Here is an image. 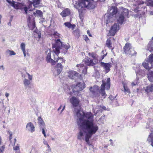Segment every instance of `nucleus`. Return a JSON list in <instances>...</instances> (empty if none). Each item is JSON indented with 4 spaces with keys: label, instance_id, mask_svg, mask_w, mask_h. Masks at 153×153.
<instances>
[{
    "label": "nucleus",
    "instance_id": "obj_55",
    "mask_svg": "<svg viewBox=\"0 0 153 153\" xmlns=\"http://www.w3.org/2000/svg\"><path fill=\"white\" fill-rule=\"evenodd\" d=\"M9 95V94L8 93H6L5 94V96L7 98Z\"/></svg>",
    "mask_w": 153,
    "mask_h": 153
},
{
    "label": "nucleus",
    "instance_id": "obj_4",
    "mask_svg": "<svg viewBox=\"0 0 153 153\" xmlns=\"http://www.w3.org/2000/svg\"><path fill=\"white\" fill-rule=\"evenodd\" d=\"M7 1L8 3L11 6H13L16 9H20L22 10H23L25 11V13L27 14L28 13V11H31V10L29 8H27L25 6L23 5L20 3L16 2L13 1H11L9 0H6Z\"/></svg>",
    "mask_w": 153,
    "mask_h": 153
},
{
    "label": "nucleus",
    "instance_id": "obj_44",
    "mask_svg": "<svg viewBox=\"0 0 153 153\" xmlns=\"http://www.w3.org/2000/svg\"><path fill=\"white\" fill-rule=\"evenodd\" d=\"M90 91L92 92L93 94H94L96 91H95V90H94V89L92 87L91 88H90Z\"/></svg>",
    "mask_w": 153,
    "mask_h": 153
},
{
    "label": "nucleus",
    "instance_id": "obj_60",
    "mask_svg": "<svg viewBox=\"0 0 153 153\" xmlns=\"http://www.w3.org/2000/svg\"><path fill=\"white\" fill-rule=\"evenodd\" d=\"M33 14L34 16H37V14L36 13V12H33Z\"/></svg>",
    "mask_w": 153,
    "mask_h": 153
},
{
    "label": "nucleus",
    "instance_id": "obj_36",
    "mask_svg": "<svg viewBox=\"0 0 153 153\" xmlns=\"http://www.w3.org/2000/svg\"><path fill=\"white\" fill-rule=\"evenodd\" d=\"M111 40L109 39H108L107 40L106 42V45L108 47V48H111Z\"/></svg>",
    "mask_w": 153,
    "mask_h": 153
},
{
    "label": "nucleus",
    "instance_id": "obj_35",
    "mask_svg": "<svg viewBox=\"0 0 153 153\" xmlns=\"http://www.w3.org/2000/svg\"><path fill=\"white\" fill-rule=\"evenodd\" d=\"M13 149L16 151L15 153H20L19 148V146H14L13 147Z\"/></svg>",
    "mask_w": 153,
    "mask_h": 153
},
{
    "label": "nucleus",
    "instance_id": "obj_16",
    "mask_svg": "<svg viewBox=\"0 0 153 153\" xmlns=\"http://www.w3.org/2000/svg\"><path fill=\"white\" fill-rule=\"evenodd\" d=\"M70 102L73 105L76 107L78 105L79 101L78 99L75 97H72L70 100Z\"/></svg>",
    "mask_w": 153,
    "mask_h": 153
},
{
    "label": "nucleus",
    "instance_id": "obj_43",
    "mask_svg": "<svg viewBox=\"0 0 153 153\" xmlns=\"http://www.w3.org/2000/svg\"><path fill=\"white\" fill-rule=\"evenodd\" d=\"M5 148L4 146H2L0 147V152L3 153V152L4 149Z\"/></svg>",
    "mask_w": 153,
    "mask_h": 153
},
{
    "label": "nucleus",
    "instance_id": "obj_42",
    "mask_svg": "<svg viewBox=\"0 0 153 153\" xmlns=\"http://www.w3.org/2000/svg\"><path fill=\"white\" fill-rule=\"evenodd\" d=\"M26 74L28 76V78L30 80H31L32 79V76L30 75L29 74L27 73H26Z\"/></svg>",
    "mask_w": 153,
    "mask_h": 153
},
{
    "label": "nucleus",
    "instance_id": "obj_12",
    "mask_svg": "<svg viewBox=\"0 0 153 153\" xmlns=\"http://www.w3.org/2000/svg\"><path fill=\"white\" fill-rule=\"evenodd\" d=\"M100 64L101 66L105 69L106 73H108L110 71V68L111 65V63H105L101 62Z\"/></svg>",
    "mask_w": 153,
    "mask_h": 153
},
{
    "label": "nucleus",
    "instance_id": "obj_59",
    "mask_svg": "<svg viewBox=\"0 0 153 153\" xmlns=\"http://www.w3.org/2000/svg\"><path fill=\"white\" fill-rule=\"evenodd\" d=\"M65 105L64 106V107H63L62 110H61V113H62V111L64 110V109H65Z\"/></svg>",
    "mask_w": 153,
    "mask_h": 153
},
{
    "label": "nucleus",
    "instance_id": "obj_39",
    "mask_svg": "<svg viewBox=\"0 0 153 153\" xmlns=\"http://www.w3.org/2000/svg\"><path fill=\"white\" fill-rule=\"evenodd\" d=\"M123 87L124 89V91L126 92V93H130L129 90L127 87L125 86L124 85L123 86Z\"/></svg>",
    "mask_w": 153,
    "mask_h": 153
},
{
    "label": "nucleus",
    "instance_id": "obj_14",
    "mask_svg": "<svg viewBox=\"0 0 153 153\" xmlns=\"http://www.w3.org/2000/svg\"><path fill=\"white\" fill-rule=\"evenodd\" d=\"M132 48V47L130 44L126 43L124 47V51L126 54H128Z\"/></svg>",
    "mask_w": 153,
    "mask_h": 153
},
{
    "label": "nucleus",
    "instance_id": "obj_30",
    "mask_svg": "<svg viewBox=\"0 0 153 153\" xmlns=\"http://www.w3.org/2000/svg\"><path fill=\"white\" fill-rule=\"evenodd\" d=\"M23 82L24 85L25 86H28L30 83V80H29L26 79H25L24 80Z\"/></svg>",
    "mask_w": 153,
    "mask_h": 153
},
{
    "label": "nucleus",
    "instance_id": "obj_49",
    "mask_svg": "<svg viewBox=\"0 0 153 153\" xmlns=\"http://www.w3.org/2000/svg\"><path fill=\"white\" fill-rule=\"evenodd\" d=\"M107 54V53H106L105 54H104V55H103V56H101V58L100 59V60H102V59H103L104 58L105 56Z\"/></svg>",
    "mask_w": 153,
    "mask_h": 153
},
{
    "label": "nucleus",
    "instance_id": "obj_41",
    "mask_svg": "<svg viewBox=\"0 0 153 153\" xmlns=\"http://www.w3.org/2000/svg\"><path fill=\"white\" fill-rule=\"evenodd\" d=\"M143 1H139L137 2V4L139 6L138 7L139 8L140 7H142L140 6L142 5V4H143Z\"/></svg>",
    "mask_w": 153,
    "mask_h": 153
},
{
    "label": "nucleus",
    "instance_id": "obj_48",
    "mask_svg": "<svg viewBox=\"0 0 153 153\" xmlns=\"http://www.w3.org/2000/svg\"><path fill=\"white\" fill-rule=\"evenodd\" d=\"M46 145L48 147V150H47V151L48 152H51V148L50 147V146H49V144H48V143Z\"/></svg>",
    "mask_w": 153,
    "mask_h": 153
},
{
    "label": "nucleus",
    "instance_id": "obj_26",
    "mask_svg": "<svg viewBox=\"0 0 153 153\" xmlns=\"http://www.w3.org/2000/svg\"><path fill=\"white\" fill-rule=\"evenodd\" d=\"M148 62L150 63L152 66H153V54H151L149 56L147 61Z\"/></svg>",
    "mask_w": 153,
    "mask_h": 153
},
{
    "label": "nucleus",
    "instance_id": "obj_37",
    "mask_svg": "<svg viewBox=\"0 0 153 153\" xmlns=\"http://www.w3.org/2000/svg\"><path fill=\"white\" fill-rule=\"evenodd\" d=\"M25 45L24 43H21L20 45V47L22 51H25Z\"/></svg>",
    "mask_w": 153,
    "mask_h": 153
},
{
    "label": "nucleus",
    "instance_id": "obj_2",
    "mask_svg": "<svg viewBox=\"0 0 153 153\" xmlns=\"http://www.w3.org/2000/svg\"><path fill=\"white\" fill-rule=\"evenodd\" d=\"M70 47L68 44H64L60 41L59 39H57L55 44L52 45V48L53 51L54 53L53 54L52 58L51 57V51L50 49L47 51V53H48L46 56V60L48 62L51 63L52 65H54L56 62L60 60H62V58L59 57L58 54L60 53V50H67Z\"/></svg>",
    "mask_w": 153,
    "mask_h": 153
},
{
    "label": "nucleus",
    "instance_id": "obj_7",
    "mask_svg": "<svg viewBox=\"0 0 153 153\" xmlns=\"http://www.w3.org/2000/svg\"><path fill=\"white\" fill-rule=\"evenodd\" d=\"M85 87V83L83 82L78 83L75 85L72 86L73 92L75 94L78 95V93L83 90Z\"/></svg>",
    "mask_w": 153,
    "mask_h": 153
},
{
    "label": "nucleus",
    "instance_id": "obj_25",
    "mask_svg": "<svg viewBox=\"0 0 153 153\" xmlns=\"http://www.w3.org/2000/svg\"><path fill=\"white\" fill-rule=\"evenodd\" d=\"M52 36H54L55 38H57L60 36V35L57 32L53 30L51 31V32L49 33Z\"/></svg>",
    "mask_w": 153,
    "mask_h": 153
},
{
    "label": "nucleus",
    "instance_id": "obj_15",
    "mask_svg": "<svg viewBox=\"0 0 153 153\" xmlns=\"http://www.w3.org/2000/svg\"><path fill=\"white\" fill-rule=\"evenodd\" d=\"M102 84L101 86V89L100 91V92L102 94V95L103 97H104V98H105V83L104 82L102 81Z\"/></svg>",
    "mask_w": 153,
    "mask_h": 153
},
{
    "label": "nucleus",
    "instance_id": "obj_56",
    "mask_svg": "<svg viewBox=\"0 0 153 153\" xmlns=\"http://www.w3.org/2000/svg\"><path fill=\"white\" fill-rule=\"evenodd\" d=\"M87 34L89 35V36H91V34L90 31L89 30H88L87 31Z\"/></svg>",
    "mask_w": 153,
    "mask_h": 153
},
{
    "label": "nucleus",
    "instance_id": "obj_19",
    "mask_svg": "<svg viewBox=\"0 0 153 153\" xmlns=\"http://www.w3.org/2000/svg\"><path fill=\"white\" fill-rule=\"evenodd\" d=\"M147 141L151 143V145L153 147V134L152 132L148 137Z\"/></svg>",
    "mask_w": 153,
    "mask_h": 153
},
{
    "label": "nucleus",
    "instance_id": "obj_47",
    "mask_svg": "<svg viewBox=\"0 0 153 153\" xmlns=\"http://www.w3.org/2000/svg\"><path fill=\"white\" fill-rule=\"evenodd\" d=\"M46 145L48 147V150H47V151L48 152H51V148L50 147V146H49V144H48V143Z\"/></svg>",
    "mask_w": 153,
    "mask_h": 153
},
{
    "label": "nucleus",
    "instance_id": "obj_6",
    "mask_svg": "<svg viewBox=\"0 0 153 153\" xmlns=\"http://www.w3.org/2000/svg\"><path fill=\"white\" fill-rule=\"evenodd\" d=\"M108 14L107 16L108 19L107 20L106 24L109 23L110 22L113 21V16L117 12V7L115 6H112L110 7L107 11Z\"/></svg>",
    "mask_w": 153,
    "mask_h": 153
},
{
    "label": "nucleus",
    "instance_id": "obj_33",
    "mask_svg": "<svg viewBox=\"0 0 153 153\" xmlns=\"http://www.w3.org/2000/svg\"><path fill=\"white\" fill-rule=\"evenodd\" d=\"M42 130V134H43L44 136L46 137V131H47V130L45 126L44 127H41Z\"/></svg>",
    "mask_w": 153,
    "mask_h": 153
},
{
    "label": "nucleus",
    "instance_id": "obj_54",
    "mask_svg": "<svg viewBox=\"0 0 153 153\" xmlns=\"http://www.w3.org/2000/svg\"><path fill=\"white\" fill-rule=\"evenodd\" d=\"M93 110L94 113H95L94 115H96L97 113L99 111V110H97V111H96V112H95V110H94V109H93Z\"/></svg>",
    "mask_w": 153,
    "mask_h": 153
},
{
    "label": "nucleus",
    "instance_id": "obj_53",
    "mask_svg": "<svg viewBox=\"0 0 153 153\" xmlns=\"http://www.w3.org/2000/svg\"><path fill=\"white\" fill-rule=\"evenodd\" d=\"M137 84L138 83L137 82H133L131 83V85L133 86H134L135 85H137Z\"/></svg>",
    "mask_w": 153,
    "mask_h": 153
},
{
    "label": "nucleus",
    "instance_id": "obj_1",
    "mask_svg": "<svg viewBox=\"0 0 153 153\" xmlns=\"http://www.w3.org/2000/svg\"><path fill=\"white\" fill-rule=\"evenodd\" d=\"M77 116V124L80 129L77 139L80 140L84 138L87 143L91 145L89 139L98 129L97 125L94 122V116L90 112L84 113L80 110L75 108Z\"/></svg>",
    "mask_w": 153,
    "mask_h": 153
},
{
    "label": "nucleus",
    "instance_id": "obj_63",
    "mask_svg": "<svg viewBox=\"0 0 153 153\" xmlns=\"http://www.w3.org/2000/svg\"><path fill=\"white\" fill-rule=\"evenodd\" d=\"M2 68V70H4V68L3 66H2V65L0 66V68Z\"/></svg>",
    "mask_w": 153,
    "mask_h": 153
},
{
    "label": "nucleus",
    "instance_id": "obj_22",
    "mask_svg": "<svg viewBox=\"0 0 153 153\" xmlns=\"http://www.w3.org/2000/svg\"><path fill=\"white\" fill-rule=\"evenodd\" d=\"M148 80L151 82H153V71H149L147 74Z\"/></svg>",
    "mask_w": 153,
    "mask_h": 153
},
{
    "label": "nucleus",
    "instance_id": "obj_21",
    "mask_svg": "<svg viewBox=\"0 0 153 153\" xmlns=\"http://www.w3.org/2000/svg\"><path fill=\"white\" fill-rule=\"evenodd\" d=\"M145 91L147 93L152 92L153 91V85L152 84L147 86L146 87Z\"/></svg>",
    "mask_w": 153,
    "mask_h": 153
},
{
    "label": "nucleus",
    "instance_id": "obj_11",
    "mask_svg": "<svg viewBox=\"0 0 153 153\" xmlns=\"http://www.w3.org/2000/svg\"><path fill=\"white\" fill-rule=\"evenodd\" d=\"M63 62V59L62 58V61L60 60L59 61H58L56 62H58L56 66V67L57 68V75L59 74L62 71L63 66L62 63Z\"/></svg>",
    "mask_w": 153,
    "mask_h": 153
},
{
    "label": "nucleus",
    "instance_id": "obj_64",
    "mask_svg": "<svg viewBox=\"0 0 153 153\" xmlns=\"http://www.w3.org/2000/svg\"><path fill=\"white\" fill-rule=\"evenodd\" d=\"M12 136H10V137H9V140H11L12 139Z\"/></svg>",
    "mask_w": 153,
    "mask_h": 153
},
{
    "label": "nucleus",
    "instance_id": "obj_31",
    "mask_svg": "<svg viewBox=\"0 0 153 153\" xmlns=\"http://www.w3.org/2000/svg\"><path fill=\"white\" fill-rule=\"evenodd\" d=\"M146 2L148 6L153 7V0H146Z\"/></svg>",
    "mask_w": 153,
    "mask_h": 153
},
{
    "label": "nucleus",
    "instance_id": "obj_5",
    "mask_svg": "<svg viewBox=\"0 0 153 153\" xmlns=\"http://www.w3.org/2000/svg\"><path fill=\"white\" fill-rule=\"evenodd\" d=\"M129 14L128 10L125 9L121 13L117 15L116 17V19L119 24L122 25L125 21V17H128Z\"/></svg>",
    "mask_w": 153,
    "mask_h": 153
},
{
    "label": "nucleus",
    "instance_id": "obj_52",
    "mask_svg": "<svg viewBox=\"0 0 153 153\" xmlns=\"http://www.w3.org/2000/svg\"><path fill=\"white\" fill-rule=\"evenodd\" d=\"M83 37L84 38V39L86 41H87V40H89V39L86 36V35H84L83 36Z\"/></svg>",
    "mask_w": 153,
    "mask_h": 153
},
{
    "label": "nucleus",
    "instance_id": "obj_34",
    "mask_svg": "<svg viewBox=\"0 0 153 153\" xmlns=\"http://www.w3.org/2000/svg\"><path fill=\"white\" fill-rule=\"evenodd\" d=\"M6 53L7 54H9L10 55H16V53L13 51H11L9 50H7L6 51Z\"/></svg>",
    "mask_w": 153,
    "mask_h": 153
},
{
    "label": "nucleus",
    "instance_id": "obj_62",
    "mask_svg": "<svg viewBox=\"0 0 153 153\" xmlns=\"http://www.w3.org/2000/svg\"><path fill=\"white\" fill-rule=\"evenodd\" d=\"M61 108H62V105H61L59 107V108H58V111H59Z\"/></svg>",
    "mask_w": 153,
    "mask_h": 153
},
{
    "label": "nucleus",
    "instance_id": "obj_46",
    "mask_svg": "<svg viewBox=\"0 0 153 153\" xmlns=\"http://www.w3.org/2000/svg\"><path fill=\"white\" fill-rule=\"evenodd\" d=\"M75 33H76V34H75V35H76L77 37L78 38L80 36L79 31L77 30L75 31Z\"/></svg>",
    "mask_w": 153,
    "mask_h": 153
},
{
    "label": "nucleus",
    "instance_id": "obj_29",
    "mask_svg": "<svg viewBox=\"0 0 153 153\" xmlns=\"http://www.w3.org/2000/svg\"><path fill=\"white\" fill-rule=\"evenodd\" d=\"M110 87V78H108L106 80V89L108 90Z\"/></svg>",
    "mask_w": 153,
    "mask_h": 153
},
{
    "label": "nucleus",
    "instance_id": "obj_45",
    "mask_svg": "<svg viewBox=\"0 0 153 153\" xmlns=\"http://www.w3.org/2000/svg\"><path fill=\"white\" fill-rule=\"evenodd\" d=\"M89 55L90 56H91L92 58H95L96 57V56L95 55V54L93 53H89Z\"/></svg>",
    "mask_w": 153,
    "mask_h": 153
},
{
    "label": "nucleus",
    "instance_id": "obj_8",
    "mask_svg": "<svg viewBox=\"0 0 153 153\" xmlns=\"http://www.w3.org/2000/svg\"><path fill=\"white\" fill-rule=\"evenodd\" d=\"M68 76L71 79H76L77 77L82 79L81 75L74 71H70L68 73Z\"/></svg>",
    "mask_w": 153,
    "mask_h": 153
},
{
    "label": "nucleus",
    "instance_id": "obj_17",
    "mask_svg": "<svg viewBox=\"0 0 153 153\" xmlns=\"http://www.w3.org/2000/svg\"><path fill=\"white\" fill-rule=\"evenodd\" d=\"M85 64L88 66H94L95 63L93 62V61L88 57L85 59Z\"/></svg>",
    "mask_w": 153,
    "mask_h": 153
},
{
    "label": "nucleus",
    "instance_id": "obj_28",
    "mask_svg": "<svg viewBox=\"0 0 153 153\" xmlns=\"http://www.w3.org/2000/svg\"><path fill=\"white\" fill-rule=\"evenodd\" d=\"M136 52L134 51V48H132V49H131V51H129L128 54L131 55V56H136Z\"/></svg>",
    "mask_w": 153,
    "mask_h": 153
},
{
    "label": "nucleus",
    "instance_id": "obj_32",
    "mask_svg": "<svg viewBox=\"0 0 153 153\" xmlns=\"http://www.w3.org/2000/svg\"><path fill=\"white\" fill-rule=\"evenodd\" d=\"M32 25H30L29 24H28V25L32 29H34L35 30L36 28L35 27V23L34 21H33L32 22Z\"/></svg>",
    "mask_w": 153,
    "mask_h": 153
},
{
    "label": "nucleus",
    "instance_id": "obj_24",
    "mask_svg": "<svg viewBox=\"0 0 153 153\" xmlns=\"http://www.w3.org/2000/svg\"><path fill=\"white\" fill-rule=\"evenodd\" d=\"M148 50L150 52L153 51V41H150L148 45Z\"/></svg>",
    "mask_w": 153,
    "mask_h": 153
},
{
    "label": "nucleus",
    "instance_id": "obj_51",
    "mask_svg": "<svg viewBox=\"0 0 153 153\" xmlns=\"http://www.w3.org/2000/svg\"><path fill=\"white\" fill-rule=\"evenodd\" d=\"M43 143L46 145L48 144L47 142L44 139H43Z\"/></svg>",
    "mask_w": 153,
    "mask_h": 153
},
{
    "label": "nucleus",
    "instance_id": "obj_3",
    "mask_svg": "<svg viewBox=\"0 0 153 153\" xmlns=\"http://www.w3.org/2000/svg\"><path fill=\"white\" fill-rule=\"evenodd\" d=\"M74 7L77 9L79 15L83 12L84 8L91 9L94 8V6L87 0H81L79 1L76 0H72Z\"/></svg>",
    "mask_w": 153,
    "mask_h": 153
},
{
    "label": "nucleus",
    "instance_id": "obj_57",
    "mask_svg": "<svg viewBox=\"0 0 153 153\" xmlns=\"http://www.w3.org/2000/svg\"><path fill=\"white\" fill-rule=\"evenodd\" d=\"M23 53L24 54V56L25 57L26 56L27 53H26L25 51H22Z\"/></svg>",
    "mask_w": 153,
    "mask_h": 153
},
{
    "label": "nucleus",
    "instance_id": "obj_50",
    "mask_svg": "<svg viewBox=\"0 0 153 153\" xmlns=\"http://www.w3.org/2000/svg\"><path fill=\"white\" fill-rule=\"evenodd\" d=\"M75 25H72L71 24V26L70 27V28H71L73 30L75 27Z\"/></svg>",
    "mask_w": 153,
    "mask_h": 153
},
{
    "label": "nucleus",
    "instance_id": "obj_23",
    "mask_svg": "<svg viewBox=\"0 0 153 153\" xmlns=\"http://www.w3.org/2000/svg\"><path fill=\"white\" fill-rule=\"evenodd\" d=\"M32 2L35 7H37V5L40 3V0H28Z\"/></svg>",
    "mask_w": 153,
    "mask_h": 153
},
{
    "label": "nucleus",
    "instance_id": "obj_27",
    "mask_svg": "<svg viewBox=\"0 0 153 153\" xmlns=\"http://www.w3.org/2000/svg\"><path fill=\"white\" fill-rule=\"evenodd\" d=\"M143 66L147 70H149L151 69V68L153 67V66H152L151 67H149V66L148 63L146 62H143Z\"/></svg>",
    "mask_w": 153,
    "mask_h": 153
},
{
    "label": "nucleus",
    "instance_id": "obj_61",
    "mask_svg": "<svg viewBox=\"0 0 153 153\" xmlns=\"http://www.w3.org/2000/svg\"><path fill=\"white\" fill-rule=\"evenodd\" d=\"M2 142V139L1 137L0 136V145L1 144Z\"/></svg>",
    "mask_w": 153,
    "mask_h": 153
},
{
    "label": "nucleus",
    "instance_id": "obj_38",
    "mask_svg": "<svg viewBox=\"0 0 153 153\" xmlns=\"http://www.w3.org/2000/svg\"><path fill=\"white\" fill-rule=\"evenodd\" d=\"M36 12L38 16H39L40 17H41L42 16V13L41 10H37L36 11Z\"/></svg>",
    "mask_w": 153,
    "mask_h": 153
},
{
    "label": "nucleus",
    "instance_id": "obj_10",
    "mask_svg": "<svg viewBox=\"0 0 153 153\" xmlns=\"http://www.w3.org/2000/svg\"><path fill=\"white\" fill-rule=\"evenodd\" d=\"M26 128L27 131L31 133H33L35 131V127L31 122H29L27 124Z\"/></svg>",
    "mask_w": 153,
    "mask_h": 153
},
{
    "label": "nucleus",
    "instance_id": "obj_58",
    "mask_svg": "<svg viewBox=\"0 0 153 153\" xmlns=\"http://www.w3.org/2000/svg\"><path fill=\"white\" fill-rule=\"evenodd\" d=\"M8 133L10 135V136H12V133L10 131H8Z\"/></svg>",
    "mask_w": 153,
    "mask_h": 153
},
{
    "label": "nucleus",
    "instance_id": "obj_40",
    "mask_svg": "<svg viewBox=\"0 0 153 153\" xmlns=\"http://www.w3.org/2000/svg\"><path fill=\"white\" fill-rule=\"evenodd\" d=\"M67 27L69 28H70V27L71 26V24L69 22H65L64 24Z\"/></svg>",
    "mask_w": 153,
    "mask_h": 153
},
{
    "label": "nucleus",
    "instance_id": "obj_20",
    "mask_svg": "<svg viewBox=\"0 0 153 153\" xmlns=\"http://www.w3.org/2000/svg\"><path fill=\"white\" fill-rule=\"evenodd\" d=\"M37 120L38 123L41 127L45 126V123L41 117H38Z\"/></svg>",
    "mask_w": 153,
    "mask_h": 153
},
{
    "label": "nucleus",
    "instance_id": "obj_9",
    "mask_svg": "<svg viewBox=\"0 0 153 153\" xmlns=\"http://www.w3.org/2000/svg\"><path fill=\"white\" fill-rule=\"evenodd\" d=\"M119 26L117 23H115L111 28L108 36H114L115 33L119 30Z\"/></svg>",
    "mask_w": 153,
    "mask_h": 153
},
{
    "label": "nucleus",
    "instance_id": "obj_13",
    "mask_svg": "<svg viewBox=\"0 0 153 153\" xmlns=\"http://www.w3.org/2000/svg\"><path fill=\"white\" fill-rule=\"evenodd\" d=\"M76 66L78 68V71H82V72L84 74L87 73V68L83 64L77 65Z\"/></svg>",
    "mask_w": 153,
    "mask_h": 153
},
{
    "label": "nucleus",
    "instance_id": "obj_18",
    "mask_svg": "<svg viewBox=\"0 0 153 153\" xmlns=\"http://www.w3.org/2000/svg\"><path fill=\"white\" fill-rule=\"evenodd\" d=\"M70 14V10L68 8L65 9L60 13L62 17H65L69 15Z\"/></svg>",
    "mask_w": 153,
    "mask_h": 153
}]
</instances>
